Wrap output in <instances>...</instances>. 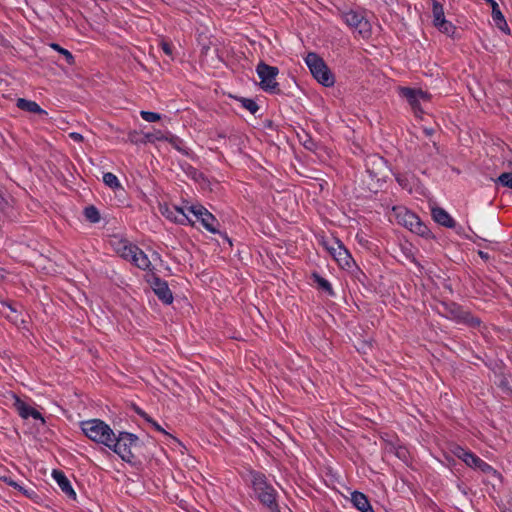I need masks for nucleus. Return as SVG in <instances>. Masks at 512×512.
I'll use <instances>...</instances> for the list:
<instances>
[{"label": "nucleus", "mask_w": 512, "mask_h": 512, "mask_svg": "<svg viewBox=\"0 0 512 512\" xmlns=\"http://www.w3.org/2000/svg\"><path fill=\"white\" fill-rule=\"evenodd\" d=\"M336 247H328L330 254L342 268H350L354 263L348 250L345 249L339 241L335 242Z\"/></svg>", "instance_id": "9b49d317"}, {"label": "nucleus", "mask_w": 512, "mask_h": 512, "mask_svg": "<svg viewBox=\"0 0 512 512\" xmlns=\"http://www.w3.org/2000/svg\"><path fill=\"white\" fill-rule=\"evenodd\" d=\"M51 48H53L54 50L58 51L59 53H61V55H63L65 57V60L66 62L69 64V65H73L74 64V56L71 54V52H69L68 50L60 47L58 44L56 43H52L51 45Z\"/></svg>", "instance_id": "c756f323"}, {"label": "nucleus", "mask_w": 512, "mask_h": 512, "mask_svg": "<svg viewBox=\"0 0 512 512\" xmlns=\"http://www.w3.org/2000/svg\"><path fill=\"white\" fill-rule=\"evenodd\" d=\"M452 452L453 454L458 457L459 459H461L464 463L465 462H468L467 459L469 458L470 454L472 453L471 451H468L466 449H464L463 447L461 446H455L453 449H452Z\"/></svg>", "instance_id": "7c9ffc66"}, {"label": "nucleus", "mask_w": 512, "mask_h": 512, "mask_svg": "<svg viewBox=\"0 0 512 512\" xmlns=\"http://www.w3.org/2000/svg\"><path fill=\"white\" fill-rule=\"evenodd\" d=\"M85 217L92 223H97L100 220V214L96 207L89 206L84 210Z\"/></svg>", "instance_id": "c85d7f7f"}, {"label": "nucleus", "mask_w": 512, "mask_h": 512, "mask_svg": "<svg viewBox=\"0 0 512 512\" xmlns=\"http://www.w3.org/2000/svg\"><path fill=\"white\" fill-rule=\"evenodd\" d=\"M485 1L491 5L492 18L495 22V25L501 31H503L505 33H509L510 29L507 25V22L503 16L502 12L500 11V8H499V5L497 4V2L495 0H485Z\"/></svg>", "instance_id": "f3484780"}, {"label": "nucleus", "mask_w": 512, "mask_h": 512, "mask_svg": "<svg viewBox=\"0 0 512 512\" xmlns=\"http://www.w3.org/2000/svg\"><path fill=\"white\" fill-rule=\"evenodd\" d=\"M450 316L458 322L467 323L471 326L480 324V321L474 318L469 312L463 310L460 306L452 304L449 307Z\"/></svg>", "instance_id": "ddd939ff"}, {"label": "nucleus", "mask_w": 512, "mask_h": 512, "mask_svg": "<svg viewBox=\"0 0 512 512\" xmlns=\"http://www.w3.org/2000/svg\"><path fill=\"white\" fill-rule=\"evenodd\" d=\"M139 439L136 435L129 432H119L112 436L111 443L107 446L113 450L120 458L128 463H132L135 456L133 449L138 445Z\"/></svg>", "instance_id": "f03ea898"}, {"label": "nucleus", "mask_w": 512, "mask_h": 512, "mask_svg": "<svg viewBox=\"0 0 512 512\" xmlns=\"http://www.w3.org/2000/svg\"><path fill=\"white\" fill-rule=\"evenodd\" d=\"M140 116L147 122H157L161 119V115L150 111H141Z\"/></svg>", "instance_id": "473e14b6"}, {"label": "nucleus", "mask_w": 512, "mask_h": 512, "mask_svg": "<svg viewBox=\"0 0 512 512\" xmlns=\"http://www.w3.org/2000/svg\"><path fill=\"white\" fill-rule=\"evenodd\" d=\"M400 93L408 101L415 115L422 112L420 100H429V95L420 89L404 87L401 88Z\"/></svg>", "instance_id": "9d476101"}, {"label": "nucleus", "mask_w": 512, "mask_h": 512, "mask_svg": "<svg viewBox=\"0 0 512 512\" xmlns=\"http://www.w3.org/2000/svg\"><path fill=\"white\" fill-rule=\"evenodd\" d=\"M168 140V136L165 135L160 130H155L153 132H149L145 134V141L149 143H154L156 141Z\"/></svg>", "instance_id": "393cba45"}, {"label": "nucleus", "mask_w": 512, "mask_h": 512, "mask_svg": "<svg viewBox=\"0 0 512 512\" xmlns=\"http://www.w3.org/2000/svg\"><path fill=\"white\" fill-rule=\"evenodd\" d=\"M432 14L434 25L436 24V22H440L445 19L443 6L436 0H433L432 3Z\"/></svg>", "instance_id": "b1692460"}, {"label": "nucleus", "mask_w": 512, "mask_h": 512, "mask_svg": "<svg viewBox=\"0 0 512 512\" xmlns=\"http://www.w3.org/2000/svg\"><path fill=\"white\" fill-rule=\"evenodd\" d=\"M373 512H375V511H373Z\"/></svg>", "instance_id": "de8ad7c7"}, {"label": "nucleus", "mask_w": 512, "mask_h": 512, "mask_svg": "<svg viewBox=\"0 0 512 512\" xmlns=\"http://www.w3.org/2000/svg\"><path fill=\"white\" fill-rule=\"evenodd\" d=\"M81 429L90 440L103 444L106 447L111 443L114 434L110 426L100 419H90L81 422Z\"/></svg>", "instance_id": "20e7f679"}, {"label": "nucleus", "mask_w": 512, "mask_h": 512, "mask_svg": "<svg viewBox=\"0 0 512 512\" xmlns=\"http://www.w3.org/2000/svg\"><path fill=\"white\" fill-rule=\"evenodd\" d=\"M200 222L207 231H209L213 234H216L219 232L218 227L220 224H219L218 220L215 218V216L212 213H210L209 211L204 213V216L200 219Z\"/></svg>", "instance_id": "412c9836"}, {"label": "nucleus", "mask_w": 512, "mask_h": 512, "mask_svg": "<svg viewBox=\"0 0 512 512\" xmlns=\"http://www.w3.org/2000/svg\"><path fill=\"white\" fill-rule=\"evenodd\" d=\"M17 107L21 110L37 114H47L36 102L19 98L17 100Z\"/></svg>", "instance_id": "4be33fe9"}, {"label": "nucleus", "mask_w": 512, "mask_h": 512, "mask_svg": "<svg viewBox=\"0 0 512 512\" xmlns=\"http://www.w3.org/2000/svg\"><path fill=\"white\" fill-rule=\"evenodd\" d=\"M161 48L162 50L164 51V53L169 56V57H172L173 53H172V45L166 41H162L161 42Z\"/></svg>", "instance_id": "4c0bfd02"}, {"label": "nucleus", "mask_w": 512, "mask_h": 512, "mask_svg": "<svg viewBox=\"0 0 512 512\" xmlns=\"http://www.w3.org/2000/svg\"><path fill=\"white\" fill-rule=\"evenodd\" d=\"M13 407L16 409L18 414L24 418L27 419L28 417H32L36 420H41L44 423V418L42 417L41 413L35 410L33 407L27 405L24 401H22L17 395L13 394Z\"/></svg>", "instance_id": "f8f14e48"}, {"label": "nucleus", "mask_w": 512, "mask_h": 512, "mask_svg": "<svg viewBox=\"0 0 512 512\" xmlns=\"http://www.w3.org/2000/svg\"><path fill=\"white\" fill-rule=\"evenodd\" d=\"M208 210L202 205H190L186 206V213L189 212L195 216V218L200 221V219L204 216Z\"/></svg>", "instance_id": "a878e982"}, {"label": "nucleus", "mask_w": 512, "mask_h": 512, "mask_svg": "<svg viewBox=\"0 0 512 512\" xmlns=\"http://www.w3.org/2000/svg\"><path fill=\"white\" fill-rule=\"evenodd\" d=\"M147 422L150 423L157 431L165 433L164 429L157 422H155L152 418H151V421H147Z\"/></svg>", "instance_id": "ea45409f"}, {"label": "nucleus", "mask_w": 512, "mask_h": 512, "mask_svg": "<svg viewBox=\"0 0 512 512\" xmlns=\"http://www.w3.org/2000/svg\"><path fill=\"white\" fill-rule=\"evenodd\" d=\"M366 167L368 172H370L373 176H379L381 171L385 169L386 163L382 157L379 156H371L366 160Z\"/></svg>", "instance_id": "aec40b11"}, {"label": "nucleus", "mask_w": 512, "mask_h": 512, "mask_svg": "<svg viewBox=\"0 0 512 512\" xmlns=\"http://www.w3.org/2000/svg\"><path fill=\"white\" fill-rule=\"evenodd\" d=\"M251 483L261 503L267 506L272 512H277L278 504L276 502V492L274 488L267 483L265 475L259 472H252Z\"/></svg>", "instance_id": "7ed1b4c3"}, {"label": "nucleus", "mask_w": 512, "mask_h": 512, "mask_svg": "<svg viewBox=\"0 0 512 512\" xmlns=\"http://www.w3.org/2000/svg\"><path fill=\"white\" fill-rule=\"evenodd\" d=\"M7 484L9 486H12L14 487L15 489L19 490L20 492H22L24 495H26L27 497H32V494H34V491L33 490H27L25 489L24 487H22L21 485H19L18 483H16L15 481L9 479V480H6Z\"/></svg>", "instance_id": "f704fd0d"}, {"label": "nucleus", "mask_w": 512, "mask_h": 512, "mask_svg": "<svg viewBox=\"0 0 512 512\" xmlns=\"http://www.w3.org/2000/svg\"><path fill=\"white\" fill-rule=\"evenodd\" d=\"M342 18L348 26L354 28L362 37L370 36L371 25L360 12L350 10L343 13Z\"/></svg>", "instance_id": "6e6552de"}, {"label": "nucleus", "mask_w": 512, "mask_h": 512, "mask_svg": "<svg viewBox=\"0 0 512 512\" xmlns=\"http://www.w3.org/2000/svg\"><path fill=\"white\" fill-rule=\"evenodd\" d=\"M498 387L506 394H510L512 393V388L510 386V383L509 381L505 378V377H502L499 382H498Z\"/></svg>", "instance_id": "e433bc0d"}, {"label": "nucleus", "mask_w": 512, "mask_h": 512, "mask_svg": "<svg viewBox=\"0 0 512 512\" xmlns=\"http://www.w3.org/2000/svg\"><path fill=\"white\" fill-rule=\"evenodd\" d=\"M305 63L308 66L313 77L322 85L330 87L334 84V76L325 64L324 60L314 52H310L305 57Z\"/></svg>", "instance_id": "39448f33"}, {"label": "nucleus", "mask_w": 512, "mask_h": 512, "mask_svg": "<svg viewBox=\"0 0 512 512\" xmlns=\"http://www.w3.org/2000/svg\"><path fill=\"white\" fill-rule=\"evenodd\" d=\"M103 182L112 189H116L121 186L118 178L111 172L104 173Z\"/></svg>", "instance_id": "bb28decb"}, {"label": "nucleus", "mask_w": 512, "mask_h": 512, "mask_svg": "<svg viewBox=\"0 0 512 512\" xmlns=\"http://www.w3.org/2000/svg\"><path fill=\"white\" fill-rule=\"evenodd\" d=\"M153 290L158 298L165 304H171L173 295L165 281L156 278L153 282Z\"/></svg>", "instance_id": "4468645a"}, {"label": "nucleus", "mask_w": 512, "mask_h": 512, "mask_svg": "<svg viewBox=\"0 0 512 512\" xmlns=\"http://www.w3.org/2000/svg\"><path fill=\"white\" fill-rule=\"evenodd\" d=\"M435 27H437L441 32L451 35L454 33L455 26L448 20L444 19L440 22H436Z\"/></svg>", "instance_id": "cd10ccee"}, {"label": "nucleus", "mask_w": 512, "mask_h": 512, "mask_svg": "<svg viewBox=\"0 0 512 512\" xmlns=\"http://www.w3.org/2000/svg\"><path fill=\"white\" fill-rule=\"evenodd\" d=\"M52 476L58 486L61 488L62 492H64L68 497L72 499L76 498V493L73 490L70 481L62 471L53 470Z\"/></svg>", "instance_id": "dca6fc26"}, {"label": "nucleus", "mask_w": 512, "mask_h": 512, "mask_svg": "<svg viewBox=\"0 0 512 512\" xmlns=\"http://www.w3.org/2000/svg\"><path fill=\"white\" fill-rule=\"evenodd\" d=\"M168 136V142L175 148L177 149L178 151H182V140L175 136V135H172V134H167Z\"/></svg>", "instance_id": "c9c22d12"}, {"label": "nucleus", "mask_w": 512, "mask_h": 512, "mask_svg": "<svg viewBox=\"0 0 512 512\" xmlns=\"http://www.w3.org/2000/svg\"><path fill=\"white\" fill-rule=\"evenodd\" d=\"M160 212L167 219H169L175 223H178L181 225H187V224L193 225L194 224V222L191 220V218L186 213V207L180 208L177 206L161 205Z\"/></svg>", "instance_id": "1a4fd4ad"}, {"label": "nucleus", "mask_w": 512, "mask_h": 512, "mask_svg": "<svg viewBox=\"0 0 512 512\" xmlns=\"http://www.w3.org/2000/svg\"><path fill=\"white\" fill-rule=\"evenodd\" d=\"M312 278L314 279V282L317 283L320 289L326 291L329 295H334V291L329 281H327L317 273H313Z\"/></svg>", "instance_id": "5701e85b"}, {"label": "nucleus", "mask_w": 512, "mask_h": 512, "mask_svg": "<svg viewBox=\"0 0 512 512\" xmlns=\"http://www.w3.org/2000/svg\"><path fill=\"white\" fill-rule=\"evenodd\" d=\"M304 145H305V147H306L307 149L312 150V149H313V146H314V143H313L311 140H309L308 142H305V144H304Z\"/></svg>", "instance_id": "c03bdc74"}, {"label": "nucleus", "mask_w": 512, "mask_h": 512, "mask_svg": "<svg viewBox=\"0 0 512 512\" xmlns=\"http://www.w3.org/2000/svg\"><path fill=\"white\" fill-rule=\"evenodd\" d=\"M393 210L399 224L420 236H425L429 233L428 227L422 223L420 218L413 212L404 207L394 208Z\"/></svg>", "instance_id": "423d86ee"}, {"label": "nucleus", "mask_w": 512, "mask_h": 512, "mask_svg": "<svg viewBox=\"0 0 512 512\" xmlns=\"http://www.w3.org/2000/svg\"><path fill=\"white\" fill-rule=\"evenodd\" d=\"M6 204H7V202L5 201V199L0 194V212H2L4 210Z\"/></svg>", "instance_id": "79ce46f5"}, {"label": "nucleus", "mask_w": 512, "mask_h": 512, "mask_svg": "<svg viewBox=\"0 0 512 512\" xmlns=\"http://www.w3.org/2000/svg\"><path fill=\"white\" fill-rule=\"evenodd\" d=\"M499 183H501L503 186L511 188L512 189V172H505L502 173L498 177Z\"/></svg>", "instance_id": "72a5a7b5"}, {"label": "nucleus", "mask_w": 512, "mask_h": 512, "mask_svg": "<svg viewBox=\"0 0 512 512\" xmlns=\"http://www.w3.org/2000/svg\"><path fill=\"white\" fill-rule=\"evenodd\" d=\"M114 251L123 259L132 262L136 267L147 270L150 269L151 262L148 256L136 245L127 240L115 239L111 242Z\"/></svg>", "instance_id": "f257e3e1"}, {"label": "nucleus", "mask_w": 512, "mask_h": 512, "mask_svg": "<svg viewBox=\"0 0 512 512\" xmlns=\"http://www.w3.org/2000/svg\"><path fill=\"white\" fill-rule=\"evenodd\" d=\"M351 502L361 512H373L374 511L372 506L370 505L366 495L359 491H354L351 494Z\"/></svg>", "instance_id": "6ab92c4d"}, {"label": "nucleus", "mask_w": 512, "mask_h": 512, "mask_svg": "<svg viewBox=\"0 0 512 512\" xmlns=\"http://www.w3.org/2000/svg\"><path fill=\"white\" fill-rule=\"evenodd\" d=\"M478 255H479L482 259H484V260H488V259H489V254H488V253H486V252H483V251H481V250H480V251H478Z\"/></svg>", "instance_id": "37998d69"}, {"label": "nucleus", "mask_w": 512, "mask_h": 512, "mask_svg": "<svg viewBox=\"0 0 512 512\" xmlns=\"http://www.w3.org/2000/svg\"><path fill=\"white\" fill-rule=\"evenodd\" d=\"M5 306L11 311V312H16V310L10 305V304H5Z\"/></svg>", "instance_id": "a18cd8bd"}, {"label": "nucleus", "mask_w": 512, "mask_h": 512, "mask_svg": "<svg viewBox=\"0 0 512 512\" xmlns=\"http://www.w3.org/2000/svg\"><path fill=\"white\" fill-rule=\"evenodd\" d=\"M432 217L435 222L444 227L453 228L455 226V221L443 208H433Z\"/></svg>", "instance_id": "a211bd4d"}, {"label": "nucleus", "mask_w": 512, "mask_h": 512, "mask_svg": "<svg viewBox=\"0 0 512 512\" xmlns=\"http://www.w3.org/2000/svg\"><path fill=\"white\" fill-rule=\"evenodd\" d=\"M241 103H242V106L247 109L251 114H255L258 110H259V106L257 105V103L252 100V99H248V98H243L241 100Z\"/></svg>", "instance_id": "2f4dec72"}, {"label": "nucleus", "mask_w": 512, "mask_h": 512, "mask_svg": "<svg viewBox=\"0 0 512 512\" xmlns=\"http://www.w3.org/2000/svg\"><path fill=\"white\" fill-rule=\"evenodd\" d=\"M4 270L2 268H0V280H2L4 278Z\"/></svg>", "instance_id": "49530a36"}, {"label": "nucleus", "mask_w": 512, "mask_h": 512, "mask_svg": "<svg viewBox=\"0 0 512 512\" xmlns=\"http://www.w3.org/2000/svg\"><path fill=\"white\" fill-rule=\"evenodd\" d=\"M136 412H137L138 415L143 417L146 421H151V417L147 413H145L143 410L137 408Z\"/></svg>", "instance_id": "a19ab883"}, {"label": "nucleus", "mask_w": 512, "mask_h": 512, "mask_svg": "<svg viewBox=\"0 0 512 512\" xmlns=\"http://www.w3.org/2000/svg\"><path fill=\"white\" fill-rule=\"evenodd\" d=\"M69 137L76 142H82L84 140V137L80 133H77V132L69 133Z\"/></svg>", "instance_id": "58836bf2"}, {"label": "nucleus", "mask_w": 512, "mask_h": 512, "mask_svg": "<svg viewBox=\"0 0 512 512\" xmlns=\"http://www.w3.org/2000/svg\"><path fill=\"white\" fill-rule=\"evenodd\" d=\"M468 462H465V464L469 467L479 469L483 473L491 474L493 476H497V471L488 463L483 461L480 457L475 455L474 453H471L469 458L467 459Z\"/></svg>", "instance_id": "2eb2a0df"}, {"label": "nucleus", "mask_w": 512, "mask_h": 512, "mask_svg": "<svg viewBox=\"0 0 512 512\" xmlns=\"http://www.w3.org/2000/svg\"><path fill=\"white\" fill-rule=\"evenodd\" d=\"M256 72L260 78V87L264 91L270 93H278L280 91L276 82V76L279 73L277 67L260 62L256 67Z\"/></svg>", "instance_id": "0eeeda50"}]
</instances>
